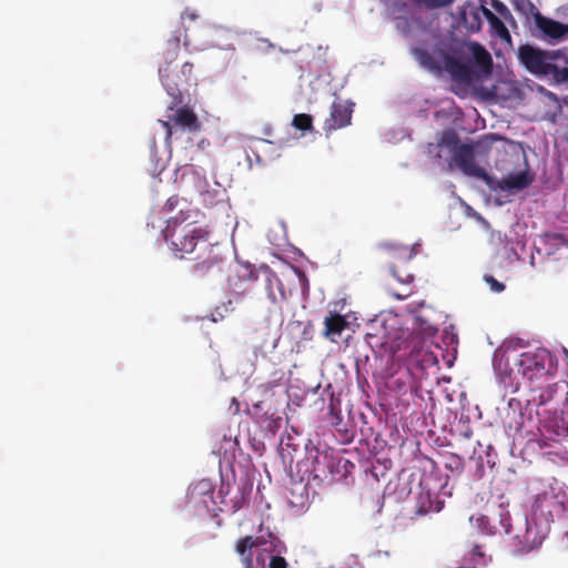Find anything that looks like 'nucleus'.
Returning <instances> with one entry per match:
<instances>
[{
	"label": "nucleus",
	"instance_id": "obj_1",
	"mask_svg": "<svg viewBox=\"0 0 568 568\" xmlns=\"http://www.w3.org/2000/svg\"><path fill=\"white\" fill-rule=\"evenodd\" d=\"M201 216L199 210L181 209L178 215L169 219L163 235L176 257L185 258L209 248V231L201 224Z\"/></svg>",
	"mask_w": 568,
	"mask_h": 568
},
{
	"label": "nucleus",
	"instance_id": "obj_2",
	"mask_svg": "<svg viewBox=\"0 0 568 568\" xmlns=\"http://www.w3.org/2000/svg\"><path fill=\"white\" fill-rule=\"evenodd\" d=\"M556 371V359L544 347L521 353L514 362L508 376L503 378L505 387L519 390L523 383L532 385L536 382L547 381Z\"/></svg>",
	"mask_w": 568,
	"mask_h": 568
},
{
	"label": "nucleus",
	"instance_id": "obj_3",
	"mask_svg": "<svg viewBox=\"0 0 568 568\" xmlns=\"http://www.w3.org/2000/svg\"><path fill=\"white\" fill-rule=\"evenodd\" d=\"M180 45L181 31L178 29L173 31L170 38L165 41L160 53L162 62L159 65V77L165 91L172 98V102L169 105L170 110L182 104V91L192 80L193 64L190 62H184L181 67V73L176 74V79H172L171 67L179 55Z\"/></svg>",
	"mask_w": 568,
	"mask_h": 568
},
{
	"label": "nucleus",
	"instance_id": "obj_4",
	"mask_svg": "<svg viewBox=\"0 0 568 568\" xmlns=\"http://www.w3.org/2000/svg\"><path fill=\"white\" fill-rule=\"evenodd\" d=\"M267 537L266 539L264 536H245L237 540L235 551L244 556L247 551L256 549V562L262 568H287V561L282 556L286 551V546L271 532Z\"/></svg>",
	"mask_w": 568,
	"mask_h": 568
},
{
	"label": "nucleus",
	"instance_id": "obj_5",
	"mask_svg": "<svg viewBox=\"0 0 568 568\" xmlns=\"http://www.w3.org/2000/svg\"><path fill=\"white\" fill-rule=\"evenodd\" d=\"M310 476L317 485H332L344 479L348 473L347 466L351 463L347 459L336 457L328 452L314 449Z\"/></svg>",
	"mask_w": 568,
	"mask_h": 568
},
{
	"label": "nucleus",
	"instance_id": "obj_6",
	"mask_svg": "<svg viewBox=\"0 0 568 568\" xmlns=\"http://www.w3.org/2000/svg\"><path fill=\"white\" fill-rule=\"evenodd\" d=\"M437 146H446L453 153V162L458 169L468 176L487 180L488 175L481 166L476 163L475 150L471 144L458 145V136L452 131H445L440 134Z\"/></svg>",
	"mask_w": 568,
	"mask_h": 568
},
{
	"label": "nucleus",
	"instance_id": "obj_7",
	"mask_svg": "<svg viewBox=\"0 0 568 568\" xmlns=\"http://www.w3.org/2000/svg\"><path fill=\"white\" fill-rule=\"evenodd\" d=\"M415 331L416 335L414 336V341L420 335L423 337V345L420 348L414 345V352L417 353V356H420V361L425 364H437L438 358L432 348L440 349V346L433 342V338L437 335L438 328L423 316L418 315L415 317Z\"/></svg>",
	"mask_w": 568,
	"mask_h": 568
},
{
	"label": "nucleus",
	"instance_id": "obj_8",
	"mask_svg": "<svg viewBox=\"0 0 568 568\" xmlns=\"http://www.w3.org/2000/svg\"><path fill=\"white\" fill-rule=\"evenodd\" d=\"M517 58L519 63L530 73L541 78L547 74L550 51L526 43L519 45Z\"/></svg>",
	"mask_w": 568,
	"mask_h": 568
},
{
	"label": "nucleus",
	"instance_id": "obj_9",
	"mask_svg": "<svg viewBox=\"0 0 568 568\" xmlns=\"http://www.w3.org/2000/svg\"><path fill=\"white\" fill-rule=\"evenodd\" d=\"M536 29L540 32L539 38L547 41H560L568 34V24L548 18L540 12L534 14Z\"/></svg>",
	"mask_w": 568,
	"mask_h": 568
},
{
	"label": "nucleus",
	"instance_id": "obj_10",
	"mask_svg": "<svg viewBox=\"0 0 568 568\" xmlns=\"http://www.w3.org/2000/svg\"><path fill=\"white\" fill-rule=\"evenodd\" d=\"M161 125L166 130V138H171L172 135V125L171 122L174 123V125L180 126L184 130L189 131H199L201 128V124L199 122V119L194 111L187 106L183 105L179 109H176L175 113L169 116V121H159Z\"/></svg>",
	"mask_w": 568,
	"mask_h": 568
},
{
	"label": "nucleus",
	"instance_id": "obj_11",
	"mask_svg": "<svg viewBox=\"0 0 568 568\" xmlns=\"http://www.w3.org/2000/svg\"><path fill=\"white\" fill-rule=\"evenodd\" d=\"M544 78L549 79L555 84L568 82V50L550 51L547 74Z\"/></svg>",
	"mask_w": 568,
	"mask_h": 568
},
{
	"label": "nucleus",
	"instance_id": "obj_12",
	"mask_svg": "<svg viewBox=\"0 0 568 568\" xmlns=\"http://www.w3.org/2000/svg\"><path fill=\"white\" fill-rule=\"evenodd\" d=\"M353 105V103L343 101L333 102L329 118L324 122V131L326 134L351 124Z\"/></svg>",
	"mask_w": 568,
	"mask_h": 568
},
{
	"label": "nucleus",
	"instance_id": "obj_13",
	"mask_svg": "<svg viewBox=\"0 0 568 568\" xmlns=\"http://www.w3.org/2000/svg\"><path fill=\"white\" fill-rule=\"evenodd\" d=\"M329 405H328V420L333 426H339L345 416H348L352 410L349 400H344V393H328Z\"/></svg>",
	"mask_w": 568,
	"mask_h": 568
},
{
	"label": "nucleus",
	"instance_id": "obj_14",
	"mask_svg": "<svg viewBox=\"0 0 568 568\" xmlns=\"http://www.w3.org/2000/svg\"><path fill=\"white\" fill-rule=\"evenodd\" d=\"M190 260L195 261L192 265V273L197 277L206 275L219 263L217 255L213 253L211 244H209L207 250L196 252Z\"/></svg>",
	"mask_w": 568,
	"mask_h": 568
},
{
	"label": "nucleus",
	"instance_id": "obj_15",
	"mask_svg": "<svg viewBox=\"0 0 568 568\" xmlns=\"http://www.w3.org/2000/svg\"><path fill=\"white\" fill-rule=\"evenodd\" d=\"M535 180V174L528 170L510 174L498 182L500 191H521L528 187Z\"/></svg>",
	"mask_w": 568,
	"mask_h": 568
},
{
	"label": "nucleus",
	"instance_id": "obj_16",
	"mask_svg": "<svg viewBox=\"0 0 568 568\" xmlns=\"http://www.w3.org/2000/svg\"><path fill=\"white\" fill-rule=\"evenodd\" d=\"M490 515L494 517L495 523L497 525H490L488 528H486L487 532L489 535L500 534L505 532L508 534L511 528V517L507 509V507L500 503L496 507L494 506L490 509Z\"/></svg>",
	"mask_w": 568,
	"mask_h": 568
},
{
	"label": "nucleus",
	"instance_id": "obj_17",
	"mask_svg": "<svg viewBox=\"0 0 568 568\" xmlns=\"http://www.w3.org/2000/svg\"><path fill=\"white\" fill-rule=\"evenodd\" d=\"M274 393L253 404L251 413L260 419H281L280 409L275 406Z\"/></svg>",
	"mask_w": 568,
	"mask_h": 568
},
{
	"label": "nucleus",
	"instance_id": "obj_18",
	"mask_svg": "<svg viewBox=\"0 0 568 568\" xmlns=\"http://www.w3.org/2000/svg\"><path fill=\"white\" fill-rule=\"evenodd\" d=\"M348 326L345 316L337 313H329L324 320V336L331 342L336 343L337 337L341 336L342 332Z\"/></svg>",
	"mask_w": 568,
	"mask_h": 568
},
{
	"label": "nucleus",
	"instance_id": "obj_19",
	"mask_svg": "<svg viewBox=\"0 0 568 568\" xmlns=\"http://www.w3.org/2000/svg\"><path fill=\"white\" fill-rule=\"evenodd\" d=\"M214 485L210 479H201L193 484L190 488L191 498L199 500L209 507V501H212L214 505L217 504L214 500Z\"/></svg>",
	"mask_w": 568,
	"mask_h": 568
},
{
	"label": "nucleus",
	"instance_id": "obj_20",
	"mask_svg": "<svg viewBox=\"0 0 568 568\" xmlns=\"http://www.w3.org/2000/svg\"><path fill=\"white\" fill-rule=\"evenodd\" d=\"M444 501L439 500L437 496L430 491H420L417 497L416 510L417 515H427L430 513H438L443 509Z\"/></svg>",
	"mask_w": 568,
	"mask_h": 568
},
{
	"label": "nucleus",
	"instance_id": "obj_21",
	"mask_svg": "<svg viewBox=\"0 0 568 568\" xmlns=\"http://www.w3.org/2000/svg\"><path fill=\"white\" fill-rule=\"evenodd\" d=\"M392 276L397 280L400 284H403V287L400 291H396L392 288L390 286L387 287V293L393 296L394 298L402 301L407 297H409L413 294V288L410 286V283L414 280V275L410 273H405L404 275H400L398 271L395 268V266L389 267Z\"/></svg>",
	"mask_w": 568,
	"mask_h": 568
},
{
	"label": "nucleus",
	"instance_id": "obj_22",
	"mask_svg": "<svg viewBox=\"0 0 568 568\" xmlns=\"http://www.w3.org/2000/svg\"><path fill=\"white\" fill-rule=\"evenodd\" d=\"M471 52L474 57L475 64L485 73L491 71L493 68V59L490 53L479 43H471Z\"/></svg>",
	"mask_w": 568,
	"mask_h": 568
},
{
	"label": "nucleus",
	"instance_id": "obj_23",
	"mask_svg": "<svg viewBox=\"0 0 568 568\" xmlns=\"http://www.w3.org/2000/svg\"><path fill=\"white\" fill-rule=\"evenodd\" d=\"M413 55L417 62L425 69L430 71H439L440 63L434 58V55L424 48H414Z\"/></svg>",
	"mask_w": 568,
	"mask_h": 568
},
{
	"label": "nucleus",
	"instance_id": "obj_24",
	"mask_svg": "<svg viewBox=\"0 0 568 568\" xmlns=\"http://www.w3.org/2000/svg\"><path fill=\"white\" fill-rule=\"evenodd\" d=\"M298 447L300 444L295 443L291 435L281 439L278 452L284 464L291 465L294 462V455Z\"/></svg>",
	"mask_w": 568,
	"mask_h": 568
},
{
	"label": "nucleus",
	"instance_id": "obj_25",
	"mask_svg": "<svg viewBox=\"0 0 568 568\" xmlns=\"http://www.w3.org/2000/svg\"><path fill=\"white\" fill-rule=\"evenodd\" d=\"M292 124L300 131H308L312 129L313 119L310 114L300 113L294 115Z\"/></svg>",
	"mask_w": 568,
	"mask_h": 568
},
{
	"label": "nucleus",
	"instance_id": "obj_26",
	"mask_svg": "<svg viewBox=\"0 0 568 568\" xmlns=\"http://www.w3.org/2000/svg\"><path fill=\"white\" fill-rule=\"evenodd\" d=\"M544 537L537 536V534L534 531L531 526H527L526 534H525V547L527 548V551L537 548L542 544Z\"/></svg>",
	"mask_w": 568,
	"mask_h": 568
},
{
	"label": "nucleus",
	"instance_id": "obj_27",
	"mask_svg": "<svg viewBox=\"0 0 568 568\" xmlns=\"http://www.w3.org/2000/svg\"><path fill=\"white\" fill-rule=\"evenodd\" d=\"M491 30L503 40L510 41V33L505 26V23L496 17L491 22H489Z\"/></svg>",
	"mask_w": 568,
	"mask_h": 568
},
{
	"label": "nucleus",
	"instance_id": "obj_28",
	"mask_svg": "<svg viewBox=\"0 0 568 568\" xmlns=\"http://www.w3.org/2000/svg\"><path fill=\"white\" fill-rule=\"evenodd\" d=\"M445 466L453 473L460 474L464 469V460L456 454H450L446 457Z\"/></svg>",
	"mask_w": 568,
	"mask_h": 568
},
{
	"label": "nucleus",
	"instance_id": "obj_29",
	"mask_svg": "<svg viewBox=\"0 0 568 568\" xmlns=\"http://www.w3.org/2000/svg\"><path fill=\"white\" fill-rule=\"evenodd\" d=\"M455 0H413V2L426 9H438L450 6Z\"/></svg>",
	"mask_w": 568,
	"mask_h": 568
},
{
	"label": "nucleus",
	"instance_id": "obj_30",
	"mask_svg": "<svg viewBox=\"0 0 568 568\" xmlns=\"http://www.w3.org/2000/svg\"><path fill=\"white\" fill-rule=\"evenodd\" d=\"M475 520V523L477 524V526L481 529L483 532L489 535L486 530V528H488L490 525H497V523H495L494 520V517H491V515H478V516H471L470 517V521Z\"/></svg>",
	"mask_w": 568,
	"mask_h": 568
},
{
	"label": "nucleus",
	"instance_id": "obj_31",
	"mask_svg": "<svg viewBox=\"0 0 568 568\" xmlns=\"http://www.w3.org/2000/svg\"><path fill=\"white\" fill-rule=\"evenodd\" d=\"M447 65L454 74L465 75L467 73V68L464 64L453 60L449 57H447Z\"/></svg>",
	"mask_w": 568,
	"mask_h": 568
},
{
	"label": "nucleus",
	"instance_id": "obj_32",
	"mask_svg": "<svg viewBox=\"0 0 568 568\" xmlns=\"http://www.w3.org/2000/svg\"><path fill=\"white\" fill-rule=\"evenodd\" d=\"M484 280L489 285L490 290L496 292V293L503 292L505 290V285L503 283L498 282L491 275H485Z\"/></svg>",
	"mask_w": 568,
	"mask_h": 568
},
{
	"label": "nucleus",
	"instance_id": "obj_33",
	"mask_svg": "<svg viewBox=\"0 0 568 568\" xmlns=\"http://www.w3.org/2000/svg\"><path fill=\"white\" fill-rule=\"evenodd\" d=\"M444 343H445L447 346L457 345V343H458V336H457V334H455V333H453V332L445 331V332H444Z\"/></svg>",
	"mask_w": 568,
	"mask_h": 568
},
{
	"label": "nucleus",
	"instance_id": "obj_34",
	"mask_svg": "<svg viewBox=\"0 0 568 568\" xmlns=\"http://www.w3.org/2000/svg\"><path fill=\"white\" fill-rule=\"evenodd\" d=\"M179 202H180V200H179L178 196H171L166 201L163 210L166 211V212H171V211H173L179 205Z\"/></svg>",
	"mask_w": 568,
	"mask_h": 568
},
{
	"label": "nucleus",
	"instance_id": "obj_35",
	"mask_svg": "<svg viewBox=\"0 0 568 568\" xmlns=\"http://www.w3.org/2000/svg\"><path fill=\"white\" fill-rule=\"evenodd\" d=\"M494 8L497 10V12L503 16L504 18H507V16H510V12L508 8L503 2H496L494 4Z\"/></svg>",
	"mask_w": 568,
	"mask_h": 568
},
{
	"label": "nucleus",
	"instance_id": "obj_36",
	"mask_svg": "<svg viewBox=\"0 0 568 568\" xmlns=\"http://www.w3.org/2000/svg\"><path fill=\"white\" fill-rule=\"evenodd\" d=\"M241 557L244 568H253L252 552L247 551L244 556Z\"/></svg>",
	"mask_w": 568,
	"mask_h": 568
},
{
	"label": "nucleus",
	"instance_id": "obj_37",
	"mask_svg": "<svg viewBox=\"0 0 568 568\" xmlns=\"http://www.w3.org/2000/svg\"><path fill=\"white\" fill-rule=\"evenodd\" d=\"M483 13H484L485 18L487 19L488 23L491 22L497 17L494 12H491L487 8L483 9Z\"/></svg>",
	"mask_w": 568,
	"mask_h": 568
},
{
	"label": "nucleus",
	"instance_id": "obj_38",
	"mask_svg": "<svg viewBox=\"0 0 568 568\" xmlns=\"http://www.w3.org/2000/svg\"><path fill=\"white\" fill-rule=\"evenodd\" d=\"M483 13H484L485 18L487 19L488 23L491 22L497 17L494 12H491L487 8L483 9Z\"/></svg>",
	"mask_w": 568,
	"mask_h": 568
},
{
	"label": "nucleus",
	"instance_id": "obj_39",
	"mask_svg": "<svg viewBox=\"0 0 568 568\" xmlns=\"http://www.w3.org/2000/svg\"><path fill=\"white\" fill-rule=\"evenodd\" d=\"M483 13H484L485 18L487 19L488 23L491 22L497 17L494 12H491L487 8L483 9Z\"/></svg>",
	"mask_w": 568,
	"mask_h": 568
},
{
	"label": "nucleus",
	"instance_id": "obj_40",
	"mask_svg": "<svg viewBox=\"0 0 568 568\" xmlns=\"http://www.w3.org/2000/svg\"><path fill=\"white\" fill-rule=\"evenodd\" d=\"M402 255L409 261L414 256V251L413 248L404 247L402 248Z\"/></svg>",
	"mask_w": 568,
	"mask_h": 568
},
{
	"label": "nucleus",
	"instance_id": "obj_41",
	"mask_svg": "<svg viewBox=\"0 0 568 568\" xmlns=\"http://www.w3.org/2000/svg\"><path fill=\"white\" fill-rule=\"evenodd\" d=\"M303 338L306 341H311L313 338V328L312 326L305 327L303 331Z\"/></svg>",
	"mask_w": 568,
	"mask_h": 568
},
{
	"label": "nucleus",
	"instance_id": "obj_42",
	"mask_svg": "<svg viewBox=\"0 0 568 568\" xmlns=\"http://www.w3.org/2000/svg\"><path fill=\"white\" fill-rule=\"evenodd\" d=\"M455 394H456V393H443L445 403H446V404H452V403H454V395H455Z\"/></svg>",
	"mask_w": 568,
	"mask_h": 568
},
{
	"label": "nucleus",
	"instance_id": "obj_43",
	"mask_svg": "<svg viewBox=\"0 0 568 568\" xmlns=\"http://www.w3.org/2000/svg\"><path fill=\"white\" fill-rule=\"evenodd\" d=\"M471 556L473 557H478L479 559H481L484 557V554H483V551H481L479 546H475L474 547Z\"/></svg>",
	"mask_w": 568,
	"mask_h": 568
},
{
	"label": "nucleus",
	"instance_id": "obj_44",
	"mask_svg": "<svg viewBox=\"0 0 568 568\" xmlns=\"http://www.w3.org/2000/svg\"><path fill=\"white\" fill-rule=\"evenodd\" d=\"M556 435L562 437L568 436V427H561L559 430L556 432Z\"/></svg>",
	"mask_w": 568,
	"mask_h": 568
},
{
	"label": "nucleus",
	"instance_id": "obj_45",
	"mask_svg": "<svg viewBox=\"0 0 568 568\" xmlns=\"http://www.w3.org/2000/svg\"><path fill=\"white\" fill-rule=\"evenodd\" d=\"M537 444H538V446H539L540 448H542V447H548V446H549V443H548V440H547L546 438H540V439H538V440H537Z\"/></svg>",
	"mask_w": 568,
	"mask_h": 568
},
{
	"label": "nucleus",
	"instance_id": "obj_46",
	"mask_svg": "<svg viewBox=\"0 0 568 568\" xmlns=\"http://www.w3.org/2000/svg\"><path fill=\"white\" fill-rule=\"evenodd\" d=\"M460 407L464 408V402L466 400V393H458Z\"/></svg>",
	"mask_w": 568,
	"mask_h": 568
},
{
	"label": "nucleus",
	"instance_id": "obj_47",
	"mask_svg": "<svg viewBox=\"0 0 568 568\" xmlns=\"http://www.w3.org/2000/svg\"><path fill=\"white\" fill-rule=\"evenodd\" d=\"M547 397L544 396V394H540L539 396V404H544L546 400L549 399L551 393H546Z\"/></svg>",
	"mask_w": 568,
	"mask_h": 568
},
{
	"label": "nucleus",
	"instance_id": "obj_48",
	"mask_svg": "<svg viewBox=\"0 0 568 568\" xmlns=\"http://www.w3.org/2000/svg\"><path fill=\"white\" fill-rule=\"evenodd\" d=\"M180 73H181V70L176 71L175 68L171 67L172 79H176V74H180Z\"/></svg>",
	"mask_w": 568,
	"mask_h": 568
},
{
	"label": "nucleus",
	"instance_id": "obj_49",
	"mask_svg": "<svg viewBox=\"0 0 568 568\" xmlns=\"http://www.w3.org/2000/svg\"><path fill=\"white\" fill-rule=\"evenodd\" d=\"M419 388H420V386H414V387L412 386L410 390L417 392V390H419Z\"/></svg>",
	"mask_w": 568,
	"mask_h": 568
},
{
	"label": "nucleus",
	"instance_id": "obj_50",
	"mask_svg": "<svg viewBox=\"0 0 568 568\" xmlns=\"http://www.w3.org/2000/svg\"><path fill=\"white\" fill-rule=\"evenodd\" d=\"M457 568H473V567H468V566H460V567H457Z\"/></svg>",
	"mask_w": 568,
	"mask_h": 568
}]
</instances>
